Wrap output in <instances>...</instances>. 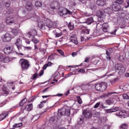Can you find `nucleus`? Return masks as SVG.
<instances>
[{"instance_id": "obj_1", "label": "nucleus", "mask_w": 129, "mask_h": 129, "mask_svg": "<svg viewBox=\"0 0 129 129\" xmlns=\"http://www.w3.org/2000/svg\"><path fill=\"white\" fill-rule=\"evenodd\" d=\"M112 9L114 12H117L116 16L118 18H123L125 17L124 10L121 8L119 4L114 3L112 5Z\"/></svg>"}, {"instance_id": "obj_2", "label": "nucleus", "mask_w": 129, "mask_h": 129, "mask_svg": "<svg viewBox=\"0 0 129 129\" xmlns=\"http://www.w3.org/2000/svg\"><path fill=\"white\" fill-rule=\"evenodd\" d=\"M45 23L44 25V23L43 21H39L38 26L40 29H43V27L44 29H51L54 27V23L52 22L50 19L44 20Z\"/></svg>"}, {"instance_id": "obj_3", "label": "nucleus", "mask_w": 129, "mask_h": 129, "mask_svg": "<svg viewBox=\"0 0 129 129\" xmlns=\"http://www.w3.org/2000/svg\"><path fill=\"white\" fill-rule=\"evenodd\" d=\"M60 17L66 18L68 17V15H72V12L69 10L63 8H60L58 12Z\"/></svg>"}, {"instance_id": "obj_4", "label": "nucleus", "mask_w": 129, "mask_h": 129, "mask_svg": "<svg viewBox=\"0 0 129 129\" xmlns=\"http://www.w3.org/2000/svg\"><path fill=\"white\" fill-rule=\"evenodd\" d=\"M19 64L21 66L22 70H28L30 67V63L29 61L24 58H21L19 60Z\"/></svg>"}, {"instance_id": "obj_5", "label": "nucleus", "mask_w": 129, "mask_h": 129, "mask_svg": "<svg viewBox=\"0 0 129 129\" xmlns=\"http://www.w3.org/2000/svg\"><path fill=\"white\" fill-rule=\"evenodd\" d=\"M116 115L120 116L121 118H126V117H128V113L125 110H121L118 113H116Z\"/></svg>"}, {"instance_id": "obj_6", "label": "nucleus", "mask_w": 129, "mask_h": 129, "mask_svg": "<svg viewBox=\"0 0 129 129\" xmlns=\"http://www.w3.org/2000/svg\"><path fill=\"white\" fill-rule=\"evenodd\" d=\"M115 71H118L119 70L120 73H123L125 71L124 68L122 67V65L119 63L115 65Z\"/></svg>"}, {"instance_id": "obj_7", "label": "nucleus", "mask_w": 129, "mask_h": 129, "mask_svg": "<svg viewBox=\"0 0 129 129\" xmlns=\"http://www.w3.org/2000/svg\"><path fill=\"white\" fill-rule=\"evenodd\" d=\"M13 38H14V37H12V35H11L9 33H6L4 35L3 40L4 42H10L11 41V40H12V39H13Z\"/></svg>"}, {"instance_id": "obj_8", "label": "nucleus", "mask_w": 129, "mask_h": 129, "mask_svg": "<svg viewBox=\"0 0 129 129\" xmlns=\"http://www.w3.org/2000/svg\"><path fill=\"white\" fill-rule=\"evenodd\" d=\"M120 110V108L118 107H115L112 109H104V111L106 113H111L112 112H115V111H118V110Z\"/></svg>"}, {"instance_id": "obj_9", "label": "nucleus", "mask_w": 129, "mask_h": 129, "mask_svg": "<svg viewBox=\"0 0 129 129\" xmlns=\"http://www.w3.org/2000/svg\"><path fill=\"white\" fill-rule=\"evenodd\" d=\"M83 114L85 115L86 118L89 119L92 117V112L85 109L83 111Z\"/></svg>"}, {"instance_id": "obj_10", "label": "nucleus", "mask_w": 129, "mask_h": 129, "mask_svg": "<svg viewBox=\"0 0 129 129\" xmlns=\"http://www.w3.org/2000/svg\"><path fill=\"white\" fill-rule=\"evenodd\" d=\"M59 6L60 5L57 1H54L50 5V9L51 10H57V9H59Z\"/></svg>"}, {"instance_id": "obj_11", "label": "nucleus", "mask_w": 129, "mask_h": 129, "mask_svg": "<svg viewBox=\"0 0 129 129\" xmlns=\"http://www.w3.org/2000/svg\"><path fill=\"white\" fill-rule=\"evenodd\" d=\"M70 40H71L72 43H74V44H75L76 45H77L78 44V40L77 39V36L75 34L72 35L70 38Z\"/></svg>"}, {"instance_id": "obj_12", "label": "nucleus", "mask_w": 129, "mask_h": 129, "mask_svg": "<svg viewBox=\"0 0 129 129\" xmlns=\"http://www.w3.org/2000/svg\"><path fill=\"white\" fill-rule=\"evenodd\" d=\"M96 4L99 7H104L106 6V0H97Z\"/></svg>"}, {"instance_id": "obj_13", "label": "nucleus", "mask_w": 129, "mask_h": 129, "mask_svg": "<svg viewBox=\"0 0 129 129\" xmlns=\"http://www.w3.org/2000/svg\"><path fill=\"white\" fill-rule=\"evenodd\" d=\"M24 2H26L27 4L26 5V9L27 10V11H32L33 10V4L31 3V2H29V0H23Z\"/></svg>"}, {"instance_id": "obj_14", "label": "nucleus", "mask_w": 129, "mask_h": 129, "mask_svg": "<svg viewBox=\"0 0 129 129\" xmlns=\"http://www.w3.org/2000/svg\"><path fill=\"white\" fill-rule=\"evenodd\" d=\"M11 33L13 36L17 37V36H18V35L21 33V30L16 28H12L11 29Z\"/></svg>"}, {"instance_id": "obj_15", "label": "nucleus", "mask_w": 129, "mask_h": 129, "mask_svg": "<svg viewBox=\"0 0 129 129\" xmlns=\"http://www.w3.org/2000/svg\"><path fill=\"white\" fill-rule=\"evenodd\" d=\"M13 48L10 46H7L4 49V52L5 54H6V55H8V54H11Z\"/></svg>"}, {"instance_id": "obj_16", "label": "nucleus", "mask_w": 129, "mask_h": 129, "mask_svg": "<svg viewBox=\"0 0 129 129\" xmlns=\"http://www.w3.org/2000/svg\"><path fill=\"white\" fill-rule=\"evenodd\" d=\"M6 23L7 25H12L15 23V19L13 17H8L6 19Z\"/></svg>"}, {"instance_id": "obj_17", "label": "nucleus", "mask_w": 129, "mask_h": 129, "mask_svg": "<svg viewBox=\"0 0 129 129\" xmlns=\"http://www.w3.org/2000/svg\"><path fill=\"white\" fill-rule=\"evenodd\" d=\"M28 35L31 36L32 38L35 37V36H37V30L33 29L31 32L28 33Z\"/></svg>"}, {"instance_id": "obj_18", "label": "nucleus", "mask_w": 129, "mask_h": 129, "mask_svg": "<svg viewBox=\"0 0 129 129\" xmlns=\"http://www.w3.org/2000/svg\"><path fill=\"white\" fill-rule=\"evenodd\" d=\"M106 84L105 83H101V88H100V91H105L107 88Z\"/></svg>"}, {"instance_id": "obj_19", "label": "nucleus", "mask_w": 129, "mask_h": 129, "mask_svg": "<svg viewBox=\"0 0 129 129\" xmlns=\"http://www.w3.org/2000/svg\"><path fill=\"white\" fill-rule=\"evenodd\" d=\"M52 65H53V63H52L51 61H49L47 63H46L44 65V66L43 67V70H46L47 67H51Z\"/></svg>"}, {"instance_id": "obj_20", "label": "nucleus", "mask_w": 129, "mask_h": 129, "mask_svg": "<svg viewBox=\"0 0 129 129\" xmlns=\"http://www.w3.org/2000/svg\"><path fill=\"white\" fill-rule=\"evenodd\" d=\"M25 109L27 110V111H31V110L33 109V104L27 105L25 107Z\"/></svg>"}, {"instance_id": "obj_21", "label": "nucleus", "mask_w": 129, "mask_h": 129, "mask_svg": "<svg viewBox=\"0 0 129 129\" xmlns=\"http://www.w3.org/2000/svg\"><path fill=\"white\" fill-rule=\"evenodd\" d=\"M15 44L16 45V46H20L21 45H23V42H22V39H21V38L17 39Z\"/></svg>"}, {"instance_id": "obj_22", "label": "nucleus", "mask_w": 129, "mask_h": 129, "mask_svg": "<svg viewBox=\"0 0 129 129\" xmlns=\"http://www.w3.org/2000/svg\"><path fill=\"white\" fill-rule=\"evenodd\" d=\"M3 6H5L6 8H9L11 6V2L9 0H4V2L3 3Z\"/></svg>"}, {"instance_id": "obj_23", "label": "nucleus", "mask_w": 129, "mask_h": 129, "mask_svg": "<svg viewBox=\"0 0 129 129\" xmlns=\"http://www.w3.org/2000/svg\"><path fill=\"white\" fill-rule=\"evenodd\" d=\"M86 24H88V25H90L93 23V18L91 17L88 18L85 22Z\"/></svg>"}, {"instance_id": "obj_24", "label": "nucleus", "mask_w": 129, "mask_h": 129, "mask_svg": "<svg viewBox=\"0 0 129 129\" xmlns=\"http://www.w3.org/2000/svg\"><path fill=\"white\" fill-rule=\"evenodd\" d=\"M17 47L19 52H22L25 51V46H23L22 44L21 45H18Z\"/></svg>"}, {"instance_id": "obj_25", "label": "nucleus", "mask_w": 129, "mask_h": 129, "mask_svg": "<svg viewBox=\"0 0 129 129\" xmlns=\"http://www.w3.org/2000/svg\"><path fill=\"white\" fill-rule=\"evenodd\" d=\"M49 121L50 122H54V121H58V117L57 116H52L50 118Z\"/></svg>"}, {"instance_id": "obj_26", "label": "nucleus", "mask_w": 129, "mask_h": 129, "mask_svg": "<svg viewBox=\"0 0 129 129\" xmlns=\"http://www.w3.org/2000/svg\"><path fill=\"white\" fill-rule=\"evenodd\" d=\"M71 110V109H70V108L66 109L65 110L64 114L67 116H69V115H70V114H71V113H70Z\"/></svg>"}, {"instance_id": "obj_27", "label": "nucleus", "mask_w": 129, "mask_h": 129, "mask_svg": "<svg viewBox=\"0 0 129 129\" xmlns=\"http://www.w3.org/2000/svg\"><path fill=\"white\" fill-rule=\"evenodd\" d=\"M68 27L69 29L70 30V31H73V30H74V25L72 24L71 22H70L69 23Z\"/></svg>"}, {"instance_id": "obj_28", "label": "nucleus", "mask_w": 129, "mask_h": 129, "mask_svg": "<svg viewBox=\"0 0 129 129\" xmlns=\"http://www.w3.org/2000/svg\"><path fill=\"white\" fill-rule=\"evenodd\" d=\"M26 101H27V98H25L22 99L19 103L20 106H23V105H24V104H25L26 103Z\"/></svg>"}, {"instance_id": "obj_29", "label": "nucleus", "mask_w": 129, "mask_h": 129, "mask_svg": "<svg viewBox=\"0 0 129 129\" xmlns=\"http://www.w3.org/2000/svg\"><path fill=\"white\" fill-rule=\"evenodd\" d=\"M100 88H101V83L100 84H97L95 86V88L97 91H100Z\"/></svg>"}, {"instance_id": "obj_30", "label": "nucleus", "mask_w": 129, "mask_h": 129, "mask_svg": "<svg viewBox=\"0 0 129 129\" xmlns=\"http://www.w3.org/2000/svg\"><path fill=\"white\" fill-rule=\"evenodd\" d=\"M35 6L36 8H40V7H42V2L37 1L35 3Z\"/></svg>"}, {"instance_id": "obj_31", "label": "nucleus", "mask_w": 129, "mask_h": 129, "mask_svg": "<svg viewBox=\"0 0 129 129\" xmlns=\"http://www.w3.org/2000/svg\"><path fill=\"white\" fill-rule=\"evenodd\" d=\"M123 0H116L114 4H117V5H119V6H120V5H122V4H123Z\"/></svg>"}, {"instance_id": "obj_32", "label": "nucleus", "mask_w": 129, "mask_h": 129, "mask_svg": "<svg viewBox=\"0 0 129 129\" xmlns=\"http://www.w3.org/2000/svg\"><path fill=\"white\" fill-rule=\"evenodd\" d=\"M31 41L32 42H34V44H38V43L39 42V40H38V39L36 38L35 37H32Z\"/></svg>"}, {"instance_id": "obj_33", "label": "nucleus", "mask_w": 129, "mask_h": 129, "mask_svg": "<svg viewBox=\"0 0 129 129\" xmlns=\"http://www.w3.org/2000/svg\"><path fill=\"white\" fill-rule=\"evenodd\" d=\"M14 127L16 128V127H21V126H23V123H15L13 125Z\"/></svg>"}, {"instance_id": "obj_34", "label": "nucleus", "mask_w": 129, "mask_h": 129, "mask_svg": "<svg viewBox=\"0 0 129 129\" xmlns=\"http://www.w3.org/2000/svg\"><path fill=\"white\" fill-rule=\"evenodd\" d=\"M127 124L126 123H123L120 125V129H127Z\"/></svg>"}, {"instance_id": "obj_35", "label": "nucleus", "mask_w": 129, "mask_h": 129, "mask_svg": "<svg viewBox=\"0 0 129 129\" xmlns=\"http://www.w3.org/2000/svg\"><path fill=\"white\" fill-rule=\"evenodd\" d=\"M7 117V115L6 114H2L0 115V121H2L3 119H5L6 117Z\"/></svg>"}, {"instance_id": "obj_36", "label": "nucleus", "mask_w": 129, "mask_h": 129, "mask_svg": "<svg viewBox=\"0 0 129 129\" xmlns=\"http://www.w3.org/2000/svg\"><path fill=\"white\" fill-rule=\"evenodd\" d=\"M0 62H4V63H7V61H6V58L5 59V57H4V56L0 55Z\"/></svg>"}, {"instance_id": "obj_37", "label": "nucleus", "mask_w": 129, "mask_h": 129, "mask_svg": "<svg viewBox=\"0 0 129 129\" xmlns=\"http://www.w3.org/2000/svg\"><path fill=\"white\" fill-rule=\"evenodd\" d=\"M109 26H108V23H105L103 24L102 25V28L103 29H108Z\"/></svg>"}, {"instance_id": "obj_38", "label": "nucleus", "mask_w": 129, "mask_h": 129, "mask_svg": "<svg viewBox=\"0 0 129 129\" xmlns=\"http://www.w3.org/2000/svg\"><path fill=\"white\" fill-rule=\"evenodd\" d=\"M76 98L78 100V103H79V104H81V103H82V99H81V97L78 96H77Z\"/></svg>"}, {"instance_id": "obj_39", "label": "nucleus", "mask_w": 129, "mask_h": 129, "mask_svg": "<svg viewBox=\"0 0 129 129\" xmlns=\"http://www.w3.org/2000/svg\"><path fill=\"white\" fill-rule=\"evenodd\" d=\"M46 101L45 100L42 101L40 102V104H39V108H42L44 106V104L46 103Z\"/></svg>"}, {"instance_id": "obj_40", "label": "nucleus", "mask_w": 129, "mask_h": 129, "mask_svg": "<svg viewBox=\"0 0 129 129\" xmlns=\"http://www.w3.org/2000/svg\"><path fill=\"white\" fill-rule=\"evenodd\" d=\"M106 103L108 104V105H111L113 103V101H111L110 100H108L106 101Z\"/></svg>"}, {"instance_id": "obj_41", "label": "nucleus", "mask_w": 129, "mask_h": 129, "mask_svg": "<svg viewBox=\"0 0 129 129\" xmlns=\"http://www.w3.org/2000/svg\"><path fill=\"white\" fill-rule=\"evenodd\" d=\"M117 30H118V27H115L114 30L113 31L110 32L111 35H115Z\"/></svg>"}, {"instance_id": "obj_42", "label": "nucleus", "mask_w": 129, "mask_h": 129, "mask_svg": "<svg viewBox=\"0 0 129 129\" xmlns=\"http://www.w3.org/2000/svg\"><path fill=\"white\" fill-rule=\"evenodd\" d=\"M100 112H96L94 114V117H97V118H99L100 117Z\"/></svg>"}, {"instance_id": "obj_43", "label": "nucleus", "mask_w": 129, "mask_h": 129, "mask_svg": "<svg viewBox=\"0 0 129 129\" xmlns=\"http://www.w3.org/2000/svg\"><path fill=\"white\" fill-rule=\"evenodd\" d=\"M123 99H129V96L127 94H123L122 95Z\"/></svg>"}, {"instance_id": "obj_44", "label": "nucleus", "mask_w": 129, "mask_h": 129, "mask_svg": "<svg viewBox=\"0 0 129 129\" xmlns=\"http://www.w3.org/2000/svg\"><path fill=\"white\" fill-rule=\"evenodd\" d=\"M100 106V102H97L95 104V105L94 106V108H98L99 106Z\"/></svg>"}, {"instance_id": "obj_45", "label": "nucleus", "mask_w": 129, "mask_h": 129, "mask_svg": "<svg viewBox=\"0 0 129 129\" xmlns=\"http://www.w3.org/2000/svg\"><path fill=\"white\" fill-rule=\"evenodd\" d=\"M62 32H59V33H58V32H56L55 33V37L56 38H59V37H61V36H62Z\"/></svg>"}, {"instance_id": "obj_46", "label": "nucleus", "mask_w": 129, "mask_h": 129, "mask_svg": "<svg viewBox=\"0 0 129 129\" xmlns=\"http://www.w3.org/2000/svg\"><path fill=\"white\" fill-rule=\"evenodd\" d=\"M32 49V48L31 46H24V51H26V50H27V51H31Z\"/></svg>"}, {"instance_id": "obj_47", "label": "nucleus", "mask_w": 129, "mask_h": 129, "mask_svg": "<svg viewBox=\"0 0 129 129\" xmlns=\"http://www.w3.org/2000/svg\"><path fill=\"white\" fill-rule=\"evenodd\" d=\"M62 115H63V112L61 110L58 111L57 113V116L58 117H61Z\"/></svg>"}, {"instance_id": "obj_48", "label": "nucleus", "mask_w": 129, "mask_h": 129, "mask_svg": "<svg viewBox=\"0 0 129 129\" xmlns=\"http://www.w3.org/2000/svg\"><path fill=\"white\" fill-rule=\"evenodd\" d=\"M57 52L59 53V54H60L61 56H64V51L61 49H57Z\"/></svg>"}, {"instance_id": "obj_49", "label": "nucleus", "mask_w": 129, "mask_h": 129, "mask_svg": "<svg viewBox=\"0 0 129 129\" xmlns=\"http://www.w3.org/2000/svg\"><path fill=\"white\" fill-rule=\"evenodd\" d=\"M116 80H117V79L115 78L113 80H112L111 81H110V83L112 85L114 84V83H115V82H116Z\"/></svg>"}, {"instance_id": "obj_50", "label": "nucleus", "mask_w": 129, "mask_h": 129, "mask_svg": "<svg viewBox=\"0 0 129 129\" xmlns=\"http://www.w3.org/2000/svg\"><path fill=\"white\" fill-rule=\"evenodd\" d=\"M13 13H14V10L12 9H9V10L7 12V13L9 15H11V14H13Z\"/></svg>"}, {"instance_id": "obj_51", "label": "nucleus", "mask_w": 129, "mask_h": 129, "mask_svg": "<svg viewBox=\"0 0 129 129\" xmlns=\"http://www.w3.org/2000/svg\"><path fill=\"white\" fill-rule=\"evenodd\" d=\"M25 41L26 44H28V45H30L31 43V41L29 40V39H28L27 38H25Z\"/></svg>"}, {"instance_id": "obj_52", "label": "nucleus", "mask_w": 129, "mask_h": 129, "mask_svg": "<svg viewBox=\"0 0 129 129\" xmlns=\"http://www.w3.org/2000/svg\"><path fill=\"white\" fill-rule=\"evenodd\" d=\"M105 108H107V106H105L103 104H102L100 108V109L101 110H102V109H104Z\"/></svg>"}, {"instance_id": "obj_53", "label": "nucleus", "mask_w": 129, "mask_h": 129, "mask_svg": "<svg viewBox=\"0 0 129 129\" xmlns=\"http://www.w3.org/2000/svg\"><path fill=\"white\" fill-rule=\"evenodd\" d=\"M116 93V92H112V93H108L105 94V96H109V95H111V94H114Z\"/></svg>"}, {"instance_id": "obj_54", "label": "nucleus", "mask_w": 129, "mask_h": 129, "mask_svg": "<svg viewBox=\"0 0 129 129\" xmlns=\"http://www.w3.org/2000/svg\"><path fill=\"white\" fill-rule=\"evenodd\" d=\"M126 5H125V9H127L129 7V0H126Z\"/></svg>"}, {"instance_id": "obj_55", "label": "nucleus", "mask_w": 129, "mask_h": 129, "mask_svg": "<svg viewBox=\"0 0 129 129\" xmlns=\"http://www.w3.org/2000/svg\"><path fill=\"white\" fill-rule=\"evenodd\" d=\"M90 59V58L89 57H86L84 62H85L86 63H89Z\"/></svg>"}, {"instance_id": "obj_56", "label": "nucleus", "mask_w": 129, "mask_h": 129, "mask_svg": "<svg viewBox=\"0 0 129 129\" xmlns=\"http://www.w3.org/2000/svg\"><path fill=\"white\" fill-rule=\"evenodd\" d=\"M106 59L107 61H110L111 60V57H110V55H106Z\"/></svg>"}, {"instance_id": "obj_57", "label": "nucleus", "mask_w": 129, "mask_h": 129, "mask_svg": "<svg viewBox=\"0 0 129 129\" xmlns=\"http://www.w3.org/2000/svg\"><path fill=\"white\" fill-rule=\"evenodd\" d=\"M78 72H79L80 73H85V70H84V69H80L78 71Z\"/></svg>"}, {"instance_id": "obj_58", "label": "nucleus", "mask_w": 129, "mask_h": 129, "mask_svg": "<svg viewBox=\"0 0 129 129\" xmlns=\"http://www.w3.org/2000/svg\"><path fill=\"white\" fill-rule=\"evenodd\" d=\"M32 77H33V80H34V79H36V77H38V74H37V73L34 74L33 75Z\"/></svg>"}, {"instance_id": "obj_59", "label": "nucleus", "mask_w": 129, "mask_h": 129, "mask_svg": "<svg viewBox=\"0 0 129 129\" xmlns=\"http://www.w3.org/2000/svg\"><path fill=\"white\" fill-rule=\"evenodd\" d=\"M4 28H5V25L4 24H0V30H1V31L4 30Z\"/></svg>"}, {"instance_id": "obj_60", "label": "nucleus", "mask_w": 129, "mask_h": 129, "mask_svg": "<svg viewBox=\"0 0 129 129\" xmlns=\"http://www.w3.org/2000/svg\"><path fill=\"white\" fill-rule=\"evenodd\" d=\"M53 96H58V97H61V96H63V94H57L56 95H54Z\"/></svg>"}, {"instance_id": "obj_61", "label": "nucleus", "mask_w": 129, "mask_h": 129, "mask_svg": "<svg viewBox=\"0 0 129 129\" xmlns=\"http://www.w3.org/2000/svg\"><path fill=\"white\" fill-rule=\"evenodd\" d=\"M70 94V91L68 90L67 92L64 93L65 96H68Z\"/></svg>"}, {"instance_id": "obj_62", "label": "nucleus", "mask_w": 129, "mask_h": 129, "mask_svg": "<svg viewBox=\"0 0 129 129\" xmlns=\"http://www.w3.org/2000/svg\"><path fill=\"white\" fill-rule=\"evenodd\" d=\"M44 74V70H41L39 73V76H42Z\"/></svg>"}, {"instance_id": "obj_63", "label": "nucleus", "mask_w": 129, "mask_h": 129, "mask_svg": "<svg viewBox=\"0 0 129 129\" xmlns=\"http://www.w3.org/2000/svg\"><path fill=\"white\" fill-rule=\"evenodd\" d=\"M3 94H8L9 93V92H8V91L6 90H3Z\"/></svg>"}, {"instance_id": "obj_64", "label": "nucleus", "mask_w": 129, "mask_h": 129, "mask_svg": "<svg viewBox=\"0 0 129 129\" xmlns=\"http://www.w3.org/2000/svg\"><path fill=\"white\" fill-rule=\"evenodd\" d=\"M106 54L107 56H110L111 53H110V52H109V51L106 50Z\"/></svg>"}]
</instances>
